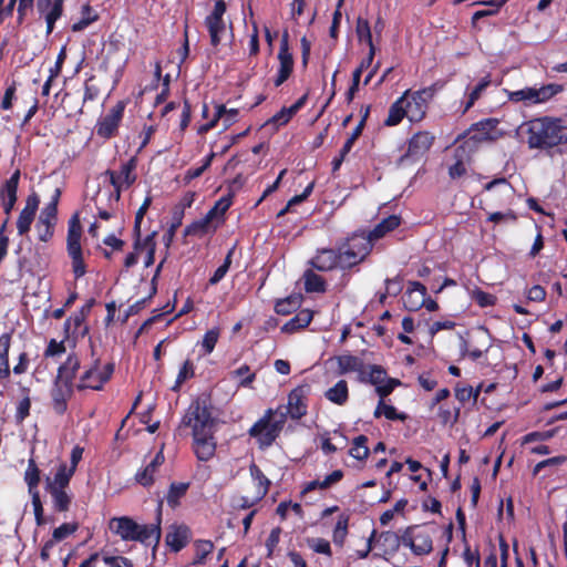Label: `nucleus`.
<instances>
[{
  "label": "nucleus",
  "instance_id": "052dcab7",
  "mask_svg": "<svg viewBox=\"0 0 567 567\" xmlns=\"http://www.w3.org/2000/svg\"><path fill=\"white\" fill-rule=\"evenodd\" d=\"M183 218H184V216H182L179 210H172V219H171L169 227H168L167 231L163 236V239H164V243H165L166 247L171 246V244H172V241H173V239L175 237L176 230L183 224Z\"/></svg>",
  "mask_w": 567,
  "mask_h": 567
},
{
  "label": "nucleus",
  "instance_id": "864d4df0",
  "mask_svg": "<svg viewBox=\"0 0 567 567\" xmlns=\"http://www.w3.org/2000/svg\"><path fill=\"white\" fill-rule=\"evenodd\" d=\"M220 337V329L218 327H215L213 329H209L206 331V333L203 337V340L200 342L202 347V355L210 354Z\"/></svg>",
  "mask_w": 567,
  "mask_h": 567
},
{
  "label": "nucleus",
  "instance_id": "f3484780",
  "mask_svg": "<svg viewBox=\"0 0 567 567\" xmlns=\"http://www.w3.org/2000/svg\"><path fill=\"white\" fill-rule=\"evenodd\" d=\"M73 395V385L53 381L50 391L51 406L56 415H63L68 410V402Z\"/></svg>",
  "mask_w": 567,
  "mask_h": 567
},
{
  "label": "nucleus",
  "instance_id": "423d86ee",
  "mask_svg": "<svg viewBox=\"0 0 567 567\" xmlns=\"http://www.w3.org/2000/svg\"><path fill=\"white\" fill-rule=\"evenodd\" d=\"M435 528L432 525H412L403 532V546L415 556H426L433 550Z\"/></svg>",
  "mask_w": 567,
  "mask_h": 567
},
{
  "label": "nucleus",
  "instance_id": "b1692460",
  "mask_svg": "<svg viewBox=\"0 0 567 567\" xmlns=\"http://www.w3.org/2000/svg\"><path fill=\"white\" fill-rule=\"evenodd\" d=\"M426 287L419 281H410L408 289L403 296V302L408 310L416 311L424 303V297H426Z\"/></svg>",
  "mask_w": 567,
  "mask_h": 567
},
{
  "label": "nucleus",
  "instance_id": "4468645a",
  "mask_svg": "<svg viewBox=\"0 0 567 567\" xmlns=\"http://www.w3.org/2000/svg\"><path fill=\"white\" fill-rule=\"evenodd\" d=\"M277 59L279 61V66L274 79L275 87L281 86L291 76L293 72L295 61L293 55L290 52L289 34L287 31H285L281 37Z\"/></svg>",
  "mask_w": 567,
  "mask_h": 567
},
{
  "label": "nucleus",
  "instance_id": "79ce46f5",
  "mask_svg": "<svg viewBox=\"0 0 567 567\" xmlns=\"http://www.w3.org/2000/svg\"><path fill=\"white\" fill-rule=\"evenodd\" d=\"M152 204V197L151 196H146L143 204L140 206V208L137 209L136 214H135V220H134V227H133V236H134V245H133V248L135 250H140V246H141V224L143 221V218L147 212V209L150 208Z\"/></svg>",
  "mask_w": 567,
  "mask_h": 567
},
{
  "label": "nucleus",
  "instance_id": "58836bf2",
  "mask_svg": "<svg viewBox=\"0 0 567 567\" xmlns=\"http://www.w3.org/2000/svg\"><path fill=\"white\" fill-rule=\"evenodd\" d=\"M52 497L53 509L59 513L68 512L72 503V496L66 488H45Z\"/></svg>",
  "mask_w": 567,
  "mask_h": 567
},
{
  "label": "nucleus",
  "instance_id": "c9c22d12",
  "mask_svg": "<svg viewBox=\"0 0 567 567\" xmlns=\"http://www.w3.org/2000/svg\"><path fill=\"white\" fill-rule=\"evenodd\" d=\"M189 487V482H172L166 494L167 505L172 509L177 508L181 505V499L186 496Z\"/></svg>",
  "mask_w": 567,
  "mask_h": 567
},
{
  "label": "nucleus",
  "instance_id": "c03bdc74",
  "mask_svg": "<svg viewBox=\"0 0 567 567\" xmlns=\"http://www.w3.org/2000/svg\"><path fill=\"white\" fill-rule=\"evenodd\" d=\"M301 295H291L287 298L277 300L275 305V311L281 316H288L297 311L301 306Z\"/></svg>",
  "mask_w": 567,
  "mask_h": 567
},
{
  "label": "nucleus",
  "instance_id": "dca6fc26",
  "mask_svg": "<svg viewBox=\"0 0 567 567\" xmlns=\"http://www.w3.org/2000/svg\"><path fill=\"white\" fill-rule=\"evenodd\" d=\"M309 393L308 385H299L288 394L287 410L291 419L300 420L308 412L307 395Z\"/></svg>",
  "mask_w": 567,
  "mask_h": 567
},
{
  "label": "nucleus",
  "instance_id": "3c124183",
  "mask_svg": "<svg viewBox=\"0 0 567 567\" xmlns=\"http://www.w3.org/2000/svg\"><path fill=\"white\" fill-rule=\"evenodd\" d=\"M195 377V365L190 359H186L181 367L176 377L175 383L172 386V391L178 392L182 385L189 379Z\"/></svg>",
  "mask_w": 567,
  "mask_h": 567
},
{
  "label": "nucleus",
  "instance_id": "6e6552de",
  "mask_svg": "<svg viewBox=\"0 0 567 567\" xmlns=\"http://www.w3.org/2000/svg\"><path fill=\"white\" fill-rule=\"evenodd\" d=\"M358 381L375 385V391L380 399L386 398L396 386L401 385L400 380L388 378L386 370L379 364L365 365L363 372L358 375Z\"/></svg>",
  "mask_w": 567,
  "mask_h": 567
},
{
  "label": "nucleus",
  "instance_id": "393cba45",
  "mask_svg": "<svg viewBox=\"0 0 567 567\" xmlns=\"http://www.w3.org/2000/svg\"><path fill=\"white\" fill-rule=\"evenodd\" d=\"M110 528L112 532L117 534L123 540H134L140 529V524H137L133 518L127 516H122L117 518H113L110 523Z\"/></svg>",
  "mask_w": 567,
  "mask_h": 567
},
{
  "label": "nucleus",
  "instance_id": "e433bc0d",
  "mask_svg": "<svg viewBox=\"0 0 567 567\" xmlns=\"http://www.w3.org/2000/svg\"><path fill=\"white\" fill-rule=\"evenodd\" d=\"M401 224V218L396 215H390L386 218H383L379 224L374 226V228L369 231V236L372 240H378L384 237L388 233L396 229Z\"/></svg>",
  "mask_w": 567,
  "mask_h": 567
},
{
  "label": "nucleus",
  "instance_id": "c85d7f7f",
  "mask_svg": "<svg viewBox=\"0 0 567 567\" xmlns=\"http://www.w3.org/2000/svg\"><path fill=\"white\" fill-rule=\"evenodd\" d=\"M63 3L64 0H49L48 6L42 9L37 4L39 13L43 14L45 19L47 35H50L53 32L55 22L62 17Z\"/></svg>",
  "mask_w": 567,
  "mask_h": 567
},
{
  "label": "nucleus",
  "instance_id": "ddd939ff",
  "mask_svg": "<svg viewBox=\"0 0 567 567\" xmlns=\"http://www.w3.org/2000/svg\"><path fill=\"white\" fill-rule=\"evenodd\" d=\"M227 6L225 0H216L212 12L205 18V27L207 28L210 44L217 48L224 33L226 32V22L224 14L226 13Z\"/></svg>",
  "mask_w": 567,
  "mask_h": 567
},
{
  "label": "nucleus",
  "instance_id": "a19ab883",
  "mask_svg": "<svg viewBox=\"0 0 567 567\" xmlns=\"http://www.w3.org/2000/svg\"><path fill=\"white\" fill-rule=\"evenodd\" d=\"M41 481V471L37 465V462L33 457H30L28 461V466L24 472V482L28 486L29 493L39 492V484Z\"/></svg>",
  "mask_w": 567,
  "mask_h": 567
},
{
  "label": "nucleus",
  "instance_id": "1a4fd4ad",
  "mask_svg": "<svg viewBox=\"0 0 567 567\" xmlns=\"http://www.w3.org/2000/svg\"><path fill=\"white\" fill-rule=\"evenodd\" d=\"M137 167L136 156H132L128 161L121 164L120 171L106 169L104 175L109 177L110 184L113 187L112 196L115 202H118L123 190L130 188L137 179L135 173Z\"/></svg>",
  "mask_w": 567,
  "mask_h": 567
},
{
  "label": "nucleus",
  "instance_id": "338daca9",
  "mask_svg": "<svg viewBox=\"0 0 567 567\" xmlns=\"http://www.w3.org/2000/svg\"><path fill=\"white\" fill-rule=\"evenodd\" d=\"M233 204V194L229 193L226 196L220 197L207 213H213V218L216 216L224 215Z\"/></svg>",
  "mask_w": 567,
  "mask_h": 567
},
{
  "label": "nucleus",
  "instance_id": "0e129e2a",
  "mask_svg": "<svg viewBox=\"0 0 567 567\" xmlns=\"http://www.w3.org/2000/svg\"><path fill=\"white\" fill-rule=\"evenodd\" d=\"M95 300L90 299L83 305L79 311H76L73 316H71V319L73 320V332H75L76 329L81 328L86 319V317L90 315L91 309L94 305Z\"/></svg>",
  "mask_w": 567,
  "mask_h": 567
},
{
  "label": "nucleus",
  "instance_id": "c756f323",
  "mask_svg": "<svg viewBox=\"0 0 567 567\" xmlns=\"http://www.w3.org/2000/svg\"><path fill=\"white\" fill-rule=\"evenodd\" d=\"M164 463L163 452L159 451L154 458L142 470L135 474V480L144 487H150L154 483V475L157 467Z\"/></svg>",
  "mask_w": 567,
  "mask_h": 567
},
{
  "label": "nucleus",
  "instance_id": "72a5a7b5",
  "mask_svg": "<svg viewBox=\"0 0 567 567\" xmlns=\"http://www.w3.org/2000/svg\"><path fill=\"white\" fill-rule=\"evenodd\" d=\"M313 318V312L309 309L299 310L290 320L282 327L281 331L285 333H295L310 324Z\"/></svg>",
  "mask_w": 567,
  "mask_h": 567
},
{
  "label": "nucleus",
  "instance_id": "5701e85b",
  "mask_svg": "<svg viewBox=\"0 0 567 567\" xmlns=\"http://www.w3.org/2000/svg\"><path fill=\"white\" fill-rule=\"evenodd\" d=\"M190 535L192 533L188 526L184 524L172 525L166 534L165 542L172 551L178 553L187 546Z\"/></svg>",
  "mask_w": 567,
  "mask_h": 567
},
{
  "label": "nucleus",
  "instance_id": "4d7b16f0",
  "mask_svg": "<svg viewBox=\"0 0 567 567\" xmlns=\"http://www.w3.org/2000/svg\"><path fill=\"white\" fill-rule=\"evenodd\" d=\"M235 249H236V247L233 246L228 250V252L224 259V262L214 271L213 276L209 278V280H208L209 285H212V286L217 285L226 276V274L228 272V270L230 268Z\"/></svg>",
  "mask_w": 567,
  "mask_h": 567
},
{
  "label": "nucleus",
  "instance_id": "a211bd4d",
  "mask_svg": "<svg viewBox=\"0 0 567 567\" xmlns=\"http://www.w3.org/2000/svg\"><path fill=\"white\" fill-rule=\"evenodd\" d=\"M40 198L37 193H32L27 197L25 206L20 212L17 220V228L19 235H25L30 231L31 225L34 220L35 213L39 208Z\"/></svg>",
  "mask_w": 567,
  "mask_h": 567
},
{
  "label": "nucleus",
  "instance_id": "f704fd0d",
  "mask_svg": "<svg viewBox=\"0 0 567 567\" xmlns=\"http://www.w3.org/2000/svg\"><path fill=\"white\" fill-rule=\"evenodd\" d=\"M213 220V213H206V215L203 218L194 220L192 224L185 227L184 236L203 237L208 233L214 231L216 227L212 226Z\"/></svg>",
  "mask_w": 567,
  "mask_h": 567
},
{
  "label": "nucleus",
  "instance_id": "20e7f679",
  "mask_svg": "<svg viewBox=\"0 0 567 567\" xmlns=\"http://www.w3.org/2000/svg\"><path fill=\"white\" fill-rule=\"evenodd\" d=\"M509 102L523 103L524 106L530 107L544 104L564 91V86L558 83L543 84L539 87L525 86L520 90H504Z\"/></svg>",
  "mask_w": 567,
  "mask_h": 567
},
{
  "label": "nucleus",
  "instance_id": "9b49d317",
  "mask_svg": "<svg viewBox=\"0 0 567 567\" xmlns=\"http://www.w3.org/2000/svg\"><path fill=\"white\" fill-rule=\"evenodd\" d=\"M346 264L338 244L334 248H318L315 256L309 260V265L320 272L333 271L336 269L349 270Z\"/></svg>",
  "mask_w": 567,
  "mask_h": 567
},
{
  "label": "nucleus",
  "instance_id": "2f4dec72",
  "mask_svg": "<svg viewBox=\"0 0 567 567\" xmlns=\"http://www.w3.org/2000/svg\"><path fill=\"white\" fill-rule=\"evenodd\" d=\"M336 361L338 364V374L343 375L350 372H357L360 375L364 368V361L352 354H341L336 357Z\"/></svg>",
  "mask_w": 567,
  "mask_h": 567
},
{
  "label": "nucleus",
  "instance_id": "a18cd8bd",
  "mask_svg": "<svg viewBox=\"0 0 567 567\" xmlns=\"http://www.w3.org/2000/svg\"><path fill=\"white\" fill-rule=\"evenodd\" d=\"M249 471L251 477L257 481V501H261L269 491L270 481L255 463H251Z\"/></svg>",
  "mask_w": 567,
  "mask_h": 567
},
{
  "label": "nucleus",
  "instance_id": "774afa93",
  "mask_svg": "<svg viewBox=\"0 0 567 567\" xmlns=\"http://www.w3.org/2000/svg\"><path fill=\"white\" fill-rule=\"evenodd\" d=\"M103 561L109 567H134L131 559L124 556H103Z\"/></svg>",
  "mask_w": 567,
  "mask_h": 567
},
{
  "label": "nucleus",
  "instance_id": "9d476101",
  "mask_svg": "<svg viewBox=\"0 0 567 567\" xmlns=\"http://www.w3.org/2000/svg\"><path fill=\"white\" fill-rule=\"evenodd\" d=\"M436 93L435 84L420 89L417 91H411L410 95L405 100L408 113V120L412 123H419L426 116L429 104L433 100Z\"/></svg>",
  "mask_w": 567,
  "mask_h": 567
},
{
  "label": "nucleus",
  "instance_id": "8fccbe9b",
  "mask_svg": "<svg viewBox=\"0 0 567 567\" xmlns=\"http://www.w3.org/2000/svg\"><path fill=\"white\" fill-rule=\"evenodd\" d=\"M491 82L492 81L489 74L485 75L480 80V82L468 93L467 101L462 111L463 114H465L475 104V102L481 97L482 93L486 90V87L489 86Z\"/></svg>",
  "mask_w": 567,
  "mask_h": 567
},
{
  "label": "nucleus",
  "instance_id": "4c0bfd02",
  "mask_svg": "<svg viewBox=\"0 0 567 567\" xmlns=\"http://www.w3.org/2000/svg\"><path fill=\"white\" fill-rule=\"evenodd\" d=\"M324 396L337 405H344L349 399V388L346 380H339L332 388L328 389Z\"/></svg>",
  "mask_w": 567,
  "mask_h": 567
},
{
  "label": "nucleus",
  "instance_id": "de8ad7c7",
  "mask_svg": "<svg viewBox=\"0 0 567 567\" xmlns=\"http://www.w3.org/2000/svg\"><path fill=\"white\" fill-rule=\"evenodd\" d=\"M369 454L368 437L363 434L354 437L352 446L349 450V455L358 461H364L368 458Z\"/></svg>",
  "mask_w": 567,
  "mask_h": 567
},
{
  "label": "nucleus",
  "instance_id": "37998d69",
  "mask_svg": "<svg viewBox=\"0 0 567 567\" xmlns=\"http://www.w3.org/2000/svg\"><path fill=\"white\" fill-rule=\"evenodd\" d=\"M305 290L307 292L323 293L327 291V282L323 277L316 274L312 269H308L303 274Z\"/></svg>",
  "mask_w": 567,
  "mask_h": 567
},
{
  "label": "nucleus",
  "instance_id": "412c9836",
  "mask_svg": "<svg viewBox=\"0 0 567 567\" xmlns=\"http://www.w3.org/2000/svg\"><path fill=\"white\" fill-rule=\"evenodd\" d=\"M162 505L163 501L158 502L157 506V519L155 524H145L140 525V529L137 530L135 542H140L144 545H151L153 542L155 545L159 543L161 539V522H162Z\"/></svg>",
  "mask_w": 567,
  "mask_h": 567
},
{
  "label": "nucleus",
  "instance_id": "680f3d73",
  "mask_svg": "<svg viewBox=\"0 0 567 567\" xmlns=\"http://www.w3.org/2000/svg\"><path fill=\"white\" fill-rule=\"evenodd\" d=\"M214 544L210 540H197L195 542V559L194 565L204 564L206 557L213 551Z\"/></svg>",
  "mask_w": 567,
  "mask_h": 567
},
{
  "label": "nucleus",
  "instance_id": "7c9ffc66",
  "mask_svg": "<svg viewBox=\"0 0 567 567\" xmlns=\"http://www.w3.org/2000/svg\"><path fill=\"white\" fill-rule=\"evenodd\" d=\"M74 471L71 470L66 463L62 462L59 464L56 472L53 477H45V488H68L70 481L74 475Z\"/></svg>",
  "mask_w": 567,
  "mask_h": 567
},
{
  "label": "nucleus",
  "instance_id": "473e14b6",
  "mask_svg": "<svg viewBox=\"0 0 567 567\" xmlns=\"http://www.w3.org/2000/svg\"><path fill=\"white\" fill-rule=\"evenodd\" d=\"M379 544L382 547V556H393L403 545V534L399 536L395 532L385 530L379 536Z\"/></svg>",
  "mask_w": 567,
  "mask_h": 567
},
{
  "label": "nucleus",
  "instance_id": "5fc2aeb1",
  "mask_svg": "<svg viewBox=\"0 0 567 567\" xmlns=\"http://www.w3.org/2000/svg\"><path fill=\"white\" fill-rule=\"evenodd\" d=\"M155 235L156 233L153 231L152 234L147 235L144 239L141 238V246H140V250H146V256H145V260H144V266L147 268L150 266H152L155 261V248H156V243H155Z\"/></svg>",
  "mask_w": 567,
  "mask_h": 567
},
{
  "label": "nucleus",
  "instance_id": "6e6d98bb",
  "mask_svg": "<svg viewBox=\"0 0 567 567\" xmlns=\"http://www.w3.org/2000/svg\"><path fill=\"white\" fill-rule=\"evenodd\" d=\"M348 525L349 516L343 514L340 515L332 533L333 543L340 547L343 546L346 537L348 535Z\"/></svg>",
  "mask_w": 567,
  "mask_h": 567
},
{
  "label": "nucleus",
  "instance_id": "f03ea898",
  "mask_svg": "<svg viewBox=\"0 0 567 567\" xmlns=\"http://www.w3.org/2000/svg\"><path fill=\"white\" fill-rule=\"evenodd\" d=\"M519 130L526 134V143L530 150L548 151L567 144V126L560 117H536L523 123Z\"/></svg>",
  "mask_w": 567,
  "mask_h": 567
},
{
  "label": "nucleus",
  "instance_id": "49530a36",
  "mask_svg": "<svg viewBox=\"0 0 567 567\" xmlns=\"http://www.w3.org/2000/svg\"><path fill=\"white\" fill-rule=\"evenodd\" d=\"M465 147L464 146H457L454 150V158L455 163L449 167V176L452 179L460 178L467 173L466 165L464 163V156H465Z\"/></svg>",
  "mask_w": 567,
  "mask_h": 567
},
{
  "label": "nucleus",
  "instance_id": "4be33fe9",
  "mask_svg": "<svg viewBox=\"0 0 567 567\" xmlns=\"http://www.w3.org/2000/svg\"><path fill=\"white\" fill-rule=\"evenodd\" d=\"M238 116V110L237 109H229L227 110L224 104H217L215 106V114L212 121H209L206 124H203L198 127V134H206L210 130H213L217 122L223 118L224 121V128L227 130L229 126H231L236 121Z\"/></svg>",
  "mask_w": 567,
  "mask_h": 567
},
{
  "label": "nucleus",
  "instance_id": "69168bd1",
  "mask_svg": "<svg viewBox=\"0 0 567 567\" xmlns=\"http://www.w3.org/2000/svg\"><path fill=\"white\" fill-rule=\"evenodd\" d=\"M29 494L31 496V502H32V506H33L35 524L38 526H42V525H44L47 523V520L44 518V511H43V505H42L40 492L29 493Z\"/></svg>",
  "mask_w": 567,
  "mask_h": 567
},
{
  "label": "nucleus",
  "instance_id": "6ab92c4d",
  "mask_svg": "<svg viewBox=\"0 0 567 567\" xmlns=\"http://www.w3.org/2000/svg\"><path fill=\"white\" fill-rule=\"evenodd\" d=\"M21 177V172L17 168L13 174L6 181L2 186L1 195H2V209L6 216H10L12 209L18 199V186Z\"/></svg>",
  "mask_w": 567,
  "mask_h": 567
},
{
  "label": "nucleus",
  "instance_id": "7ed1b4c3",
  "mask_svg": "<svg viewBox=\"0 0 567 567\" xmlns=\"http://www.w3.org/2000/svg\"><path fill=\"white\" fill-rule=\"evenodd\" d=\"M286 423V414L268 409L264 415L248 430V434L257 440L259 449L264 450L274 444L279 437Z\"/></svg>",
  "mask_w": 567,
  "mask_h": 567
},
{
  "label": "nucleus",
  "instance_id": "13d9d810",
  "mask_svg": "<svg viewBox=\"0 0 567 567\" xmlns=\"http://www.w3.org/2000/svg\"><path fill=\"white\" fill-rule=\"evenodd\" d=\"M231 378H238L239 386L248 388L256 380V373L251 372V369L248 364H243L238 369L231 371Z\"/></svg>",
  "mask_w": 567,
  "mask_h": 567
},
{
  "label": "nucleus",
  "instance_id": "bf43d9fd",
  "mask_svg": "<svg viewBox=\"0 0 567 567\" xmlns=\"http://www.w3.org/2000/svg\"><path fill=\"white\" fill-rule=\"evenodd\" d=\"M355 33L360 42H364L371 48L373 43L370 23L367 19L359 17L357 19Z\"/></svg>",
  "mask_w": 567,
  "mask_h": 567
},
{
  "label": "nucleus",
  "instance_id": "0eeeda50",
  "mask_svg": "<svg viewBox=\"0 0 567 567\" xmlns=\"http://www.w3.org/2000/svg\"><path fill=\"white\" fill-rule=\"evenodd\" d=\"M114 363L109 362L101 367V359L94 358L89 367H84L83 373L80 375L76 389L101 391L114 373Z\"/></svg>",
  "mask_w": 567,
  "mask_h": 567
},
{
  "label": "nucleus",
  "instance_id": "39448f33",
  "mask_svg": "<svg viewBox=\"0 0 567 567\" xmlns=\"http://www.w3.org/2000/svg\"><path fill=\"white\" fill-rule=\"evenodd\" d=\"M343 259L347 262L346 266L350 269L360 265L370 255L373 248L372 238L364 233L352 234L346 239L338 243Z\"/></svg>",
  "mask_w": 567,
  "mask_h": 567
},
{
  "label": "nucleus",
  "instance_id": "e2e57ef3",
  "mask_svg": "<svg viewBox=\"0 0 567 567\" xmlns=\"http://www.w3.org/2000/svg\"><path fill=\"white\" fill-rule=\"evenodd\" d=\"M79 529L78 523H63L59 527L54 528L51 540L55 544L68 538Z\"/></svg>",
  "mask_w": 567,
  "mask_h": 567
},
{
  "label": "nucleus",
  "instance_id": "09e8293b",
  "mask_svg": "<svg viewBox=\"0 0 567 567\" xmlns=\"http://www.w3.org/2000/svg\"><path fill=\"white\" fill-rule=\"evenodd\" d=\"M68 255L71 258L74 278H82L86 274V265L84 262L82 248L68 249Z\"/></svg>",
  "mask_w": 567,
  "mask_h": 567
},
{
  "label": "nucleus",
  "instance_id": "f257e3e1",
  "mask_svg": "<svg viewBox=\"0 0 567 567\" xmlns=\"http://www.w3.org/2000/svg\"><path fill=\"white\" fill-rule=\"evenodd\" d=\"M182 425L192 427L196 457L202 462L212 460L217 446L214 436L215 420L205 400L197 398L192 401L182 419Z\"/></svg>",
  "mask_w": 567,
  "mask_h": 567
},
{
  "label": "nucleus",
  "instance_id": "aec40b11",
  "mask_svg": "<svg viewBox=\"0 0 567 567\" xmlns=\"http://www.w3.org/2000/svg\"><path fill=\"white\" fill-rule=\"evenodd\" d=\"M435 136L427 131L416 132L408 142L405 156H423L433 145Z\"/></svg>",
  "mask_w": 567,
  "mask_h": 567
},
{
  "label": "nucleus",
  "instance_id": "2eb2a0df",
  "mask_svg": "<svg viewBox=\"0 0 567 567\" xmlns=\"http://www.w3.org/2000/svg\"><path fill=\"white\" fill-rule=\"evenodd\" d=\"M501 121L495 117L483 118L473 123L470 131L474 133L472 138L477 142H495L505 135V132L498 128Z\"/></svg>",
  "mask_w": 567,
  "mask_h": 567
},
{
  "label": "nucleus",
  "instance_id": "603ef678",
  "mask_svg": "<svg viewBox=\"0 0 567 567\" xmlns=\"http://www.w3.org/2000/svg\"><path fill=\"white\" fill-rule=\"evenodd\" d=\"M471 299L481 308L493 307L497 302V297L493 293L486 292L478 287H475L470 292Z\"/></svg>",
  "mask_w": 567,
  "mask_h": 567
},
{
  "label": "nucleus",
  "instance_id": "bb28decb",
  "mask_svg": "<svg viewBox=\"0 0 567 567\" xmlns=\"http://www.w3.org/2000/svg\"><path fill=\"white\" fill-rule=\"evenodd\" d=\"M410 95V90L403 92L389 107V113L384 120V126L392 127L399 125L404 117H408L409 110L405 106V100Z\"/></svg>",
  "mask_w": 567,
  "mask_h": 567
},
{
  "label": "nucleus",
  "instance_id": "f8f14e48",
  "mask_svg": "<svg viewBox=\"0 0 567 567\" xmlns=\"http://www.w3.org/2000/svg\"><path fill=\"white\" fill-rule=\"evenodd\" d=\"M127 101L120 100L110 109L109 113L101 116L95 125V133L103 140H110L117 135L120 124L123 120Z\"/></svg>",
  "mask_w": 567,
  "mask_h": 567
},
{
  "label": "nucleus",
  "instance_id": "ea45409f",
  "mask_svg": "<svg viewBox=\"0 0 567 567\" xmlns=\"http://www.w3.org/2000/svg\"><path fill=\"white\" fill-rule=\"evenodd\" d=\"M82 226L80 224L79 215L74 214L69 220V229L66 237V250L82 248L81 246Z\"/></svg>",
  "mask_w": 567,
  "mask_h": 567
},
{
  "label": "nucleus",
  "instance_id": "cd10ccee",
  "mask_svg": "<svg viewBox=\"0 0 567 567\" xmlns=\"http://www.w3.org/2000/svg\"><path fill=\"white\" fill-rule=\"evenodd\" d=\"M81 367V361L76 353L72 352L68 355L66 360L58 368L55 381L73 385V380Z\"/></svg>",
  "mask_w": 567,
  "mask_h": 567
},
{
  "label": "nucleus",
  "instance_id": "a878e982",
  "mask_svg": "<svg viewBox=\"0 0 567 567\" xmlns=\"http://www.w3.org/2000/svg\"><path fill=\"white\" fill-rule=\"evenodd\" d=\"M11 339V333L6 332L0 336V384L3 385V388H7L11 377L9 362Z\"/></svg>",
  "mask_w": 567,
  "mask_h": 567
}]
</instances>
